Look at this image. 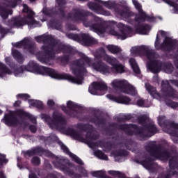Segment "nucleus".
I'll list each match as a JSON object with an SVG mask.
<instances>
[{
	"instance_id": "obj_11",
	"label": "nucleus",
	"mask_w": 178,
	"mask_h": 178,
	"mask_svg": "<svg viewBox=\"0 0 178 178\" xmlns=\"http://www.w3.org/2000/svg\"><path fill=\"white\" fill-rule=\"evenodd\" d=\"M111 86L114 88H119L122 92L129 94L130 95H136L137 90L134 86L130 85L126 80L115 79L111 82Z\"/></svg>"
},
{
	"instance_id": "obj_51",
	"label": "nucleus",
	"mask_w": 178,
	"mask_h": 178,
	"mask_svg": "<svg viewBox=\"0 0 178 178\" xmlns=\"http://www.w3.org/2000/svg\"><path fill=\"white\" fill-rule=\"evenodd\" d=\"M17 97L19 98H25V99H28V98H30V95L27 94H19L17 95Z\"/></svg>"
},
{
	"instance_id": "obj_8",
	"label": "nucleus",
	"mask_w": 178,
	"mask_h": 178,
	"mask_svg": "<svg viewBox=\"0 0 178 178\" xmlns=\"http://www.w3.org/2000/svg\"><path fill=\"white\" fill-rule=\"evenodd\" d=\"M22 116H26L29 118L30 120L34 124L37 123V120L34 116L23 111L22 110H19L17 113H10L8 115H6L4 119L3 120V123L7 124V126H16V124H22L23 127H26L27 126V122L26 121H20V118Z\"/></svg>"
},
{
	"instance_id": "obj_14",
	"label": "nucleus",
	"mask_w": 178,
	"mask_h": 178,
	"mask_svg": "<svg viewBox=\"0 0 178 178\" xmlns=\"http://www.w3.org/2000/svg\"><path fill=\"white\" fill-rule=\"evenodd\" d=\"M159 34H161V37H165L166 35V32L160 31L157 34L155 47L156 49H165V51H170V49H173V47L176 45V40H172V38L166 37L163 41V43L161 46H159Z\"/></svg>"
},
{
	"instance_id": "obj_9",
	"label": "nucleus",
	"mask_w": 178,
	"mask_h": 178,
	"mask_svg": "<svg viewBox=\"0 0 178 178\" xmlns=\"http://www.w3.org/2000/svg\"><path fill=\"white\" fill-rule=\"evenodd\" d=\"M36 73H38V74H42V76L47 75L57 80H68L75 84H83V81L75 80L74 77L68 74H58L54 70L46 67H39Z\"/></svg>"
},
{
	"instance_id": "obj_64",
	"label": "nucleus",
	"mask_w": 178,
	"mask_h": 178,
	"mask_svg": "<svg viewBox=\"0 0 178 178\" xmlns=\"http://www.w3.org/2000/svg\"><path fill=\"white\" fill-rule=\"evenodd\" d=\"M175 65L177 69L178 70V60L175 63Z\"/></svg>"
},
{
	"instance_id": "obj_62",
	"label": "nucleus",
	"mask_w": 178,
	"mask_h": 178,
	"mask_svg": "<svg viewBox=\"0 0 178 178\" xmlns=\"http://www.w3.org/2000/svg\"><path fill=\"white\" fill-rule=\"evenodd\" d=\"M0 178H6V177L3 175V172H0Z\"/></svg>"
},
{
	"instance_id": "obj_33",
	"label": "nucleus",
	"mask_w": 178,
	"mask_h": 178,
	"mask_svg": "<svg viewBox=\"0 0 178 178\" xmlns=\"http://www.w3.org/2000/svg\"><path fill=\"white\" fill-rule=\"evenodd\" d=\"M149 30H151V26H148V25H145V26H142L140 28H138L136 31L137 33H138L139 34H148V31H149Z\"/></svg>"
},
{
	"instance_id": "obj_43",
	"label": "nucleus",
	"mask_w": 178,
	"mask_h": 178,
	"mask_svg": "<svg viewBox=\"0 0 178 178\" xmlns=\"http://www.w3.org/2000/svg\"><path fill=\"white\" fill-rule=\"evenodd\" d=\"M41 149L38 150L37 149H32V150H29L26 152H25V156H33L34 154H38Z\"/></svg>"
},
{
	"instance_id": "obj_37",
	"label": "nucleus",
	"mask_w": 178,
	"mask_h": 178,
	"mask_svg": "<svg viewBox=\"0 0 178 178\" xmlns=\"http://www.w3.org/2000/svg\"><path fill=\"white\" fill-rule=\"evenodd\" d=\"M12 55L18 62H22V60H23V56H22L19 51L13 50Z\"/></svg>"
},
{
	"instance_id": "obj_56",
	"label": "nucleus",
	"mask_w": 178,
	"mask_h": 178,
	"mask_svg": "<svg viewBox=\"0 0 178 178\" xmlns=\"http://www.w3.org/2000/svg\"><path fill=\"white\" fill-rule=\"evenodd\" d=\"M153 81H154V83H159V78L158 77V75L153 77Z\"/></svg>"
},
{
	"instance_id": "obj_3",
	"label": "nucleus",
	"mask_w": 178,
	"mask_h": 178,
	"mask_svg": "<svg viewBox=\"0 0 178 178\" xmlns=\"http://www.w3.org/2000/svg\"><path fill=\"white\" fill-rule=\"evenodd\" d=\"M37 42H44V45L42 47V51L36 54L37 58L42 63H48L56 52L63 49L64 52H72V47L62 44H58L55 39L51 35H42L36 38Z\"/></svg>"
},
{
	"instance_id": "obj_15",
	"label": "nucleus",
	"mask_w": 178,
	"mask_h": 178,
	"mask_svg": "<svg viewBox=\"0 0 178 178\" xmlns=\"http://www.w3.org/2000/svg\"><path fill=\"white\" fill-rule=\"evenodd\" d=\"M66 36L68 38H70V40H74V41H77V40H81L82 45H85L86 47H90V45H92V44H97V40L87 34L83 33L79 36L76 34L66 33Z\"/></svg>"
},
{
	"instance_id": "obj_19",
	"label": "nucleus",
	"mask_w": 178,
	"mask_h": 178,
	"mask_svg": "<svg viewBox=\"0 0 178 178\" xmlns=\"http://www.w3.org/2000/svg\"><path fill=\"white\" fill-rule=\"evenodd\" d=\"M13 45L16 48H22V47H24L25 49H28L31 54H35V46L31 42L30 38H24L20 42L13 44Z\"/></svg>"
},
{
	"instance_id": "obj_52",
	"label": "nucleus",
	"mask_w": 178,
	"mask_h": 178,
	"mask_svg": "<svg viewBox=\"0 0 178 178\" xmlns=\"http://www.w3.org/2000/svg\"><path fill=\"white\" fill-rule=\"evenodd\" d=\"M47 105H48V106H49V108H52V106H54V105H55V102H54V100H52V99H49L47 101Z\"/></svg>"
},
{
	"instance_id": "obj_45",
	"label": "nucleus",
	"mask_w": 178,
	"mask_h": 178,
	"mask_svg": "<svg viewBox=\"0 0 178 178\" xmlns=\"http://www.w3.org/2000/svg\"><path fill=\"white\" fill-rule=\"evenodd\" d=\"M158 122L160 126H163L164 124H166V118L163 115L159 116L158 118Z\"/></svg>"
},
{
	"instance_id": "obj_46",
	"label": "nucleus",
	"mask_w": 178,
	"mask_h": 178,
	"mask_svg": "<svg viewBox=\"0 0 178 178\" xmlns=\"http://www.w3.org/2000/svg\"><path fill=\"white\" fill-rule=\"evenodd\" d=\"M67 106L69 109H71V110L76 109V108H77V106L71 101L67 102Z\"/></svg>"
},
{
	"instance_id": "obj_20",
	"label": "nucleus",
	"mask_w": 178,
	"mask_h": 178,
	"mask_svg": "<svg viewBox=\"0 0 178 178\" xmlns=\"http://www.w3.org/2000/svg\"><path fill=\"white\" fill-rule=\"evenodd\" d=\"M132 2L136 9L138 10L139 15V17H136L135 18L136 22H144L145 19H147L149 22L152 21V18L147 16V14L144 13L142 8L143 6H141V4H140V3H138L137 0H132Z\"/></svg>"
},
{
	"instance_id": "obj_7",
	"label": "nucleus",
	"mask_w": 178,
	"mask_h": 178,
	"mask_svg": "<svg viewBox=\"0 0 178 178\" xmlns=\"http://www.w3.org/2000/svg\"><path fill=\"white\" fill-rule=\"evenodd\" d=\"M23 12L27 13V17L26 18H14L8 21V26L10 27H22L27 24L29 27H39L40 22L34 19V12L29 8V6L26 4H24Z\"/></svg>"
},
{
	"instance_id": "obj_36",
	"label": "nucleus",
	"mask_w": 178,
	"mask_h": 178,
	"mask_svg": "<svg viewBox=\"0 0 178 178\" xmlns=\"http://www.w3.org/2000/svg\"><path fill=\"white\" fill-rule=\"evenodd\" d=\"M94 155L99 158V159H104V161H108V156L102 153V152H101L100 150H97L94 152Z\"/></svg>"
},
{
	"instance_id": "obj_17",
	"label": "nucleus",
	"mask_w": 178,
	"mask_h": 178,
	"mask_svg": "<svg viewBox=\"0 0 178 178\" xmlns=\"http://www.w3.org/2000/svg\"><path fill=\"white\" fill-rule=\"evenodd\" d=\"M54 165L58 169L63 170L65 173H67L72 178H80L81 175L79 174H74L66 168L67 166H69V160L61 158H57Z\"/></svg>"
},
{
	"instance_id": "obj_23",
	"label": "nucleus",
	"mask_w": 178,
	"mask_h": 178,
	"mask_svg": "<svg viewBox=\"0 0 178 178\" xmlns=\"http://www.w3.org/2000/svg\"><path fill=\"white\" fill-rule=\"evenodd\" d=\"M107 98L111 101H114V102H117V104H130V102L131 101L130 98L123 95L115 97L112 95H108Z\"/></svg>"
},
{
	"instance_id": "obj_41",
	"label": "nucleus",
	"mask_w": 178,
	"mask_h": 178,
	"mask_svg": "<svg viewBox=\"0 0 178 178\" xmlns=\"http://www.w3.org/2000/svg\"><path fill=\"white\" fill-rule=\"evenodd\" d=\"M5 1L7 6H9L10 8H15V6H16V3H17V2H20V0H14V1L10 0H5Z\"/></svg>"
},
{
	"instance_id": "obj_30",
	"label": "nucleus",
	"mask_w": 178,
	"mask_h": 178,
	"mask_svg": "<svg viewBox=\"0 0 178 178\" xmlns=\"http://www.w3.org/2000/svg\"><path fill=\"white\" fill-rule=\"evenodd\" d=\"M106 48L109 52H111V54H120V52H122V49L120 47L113 44L107 45Z\"/></svg>"
},
{
	"instance_id": "obj_13",
	"label": "nucleus",
	"mask_w": 178,
	"mask_h": 178,
	"mask_svg": "<svg viewBox=\"0 0 178 178\" xmlns=\"http://www.w3.org/2000/svg\"><path fill=\"white\" fill-rule=\"evenodd\" d=\"M131 54L134 56H137V55H140V54H146V56L147 59L149 60L148 65L150 63V62L154 58V56L156 53L149 47L148 46H135L131 49Z\"/></svg>"
},
{
	"instance_id": "obj_6",
	"label": "nucleus",
	"mask_w": 178,
	"mask_h": 178,
	"mask_svg": "<svg viewBox=\"0 0 178 178\" xmlns=\"http://www.w3.org/2000/svg\"><path fill=\"white\" fill-rule=\"evenodd\" d=\"M139 123L143 125V129H138L136 125L128 124H122L120 127V129L124 130L128 134H132L130 130L131 131H136L138 134H140V137H144V136L151 137L155 133H158V129H156L154 122L148 119V117L145 115L140 117L139 118Z\"/></svg>"
},
{
	"instance_id": "obj_42",
	"label": "nucleus",
	"mask_w": 178,
	"mask_h": 178,
	"mask_svg": "<svg viewBox=\"0 0 178 178\" xmlns=\"http://www.w3.org/2000/svg\"><path fill=\"white\" fill-rule=\"evenodd\" d=\"M108 175H111V176H114V177H122L123 174L119 171H113V170H109Z\"/></svg>"
},
{
	"instance_id": "obj_48",
	"label": "nucleus",
	"mask_w": 178,
	"mask_h": 178,
	"mask_svg": "<svg viewBox=\"0 0 178 178\" xmlns=\"http://www.w3.org/2000/svg\"><path fill=\"white\" fill-rule=\"evenodd\" d=\"M76 170L79 172L81 173L83 176H87L88 173L87 172V170L84 169L83 167H79Z\"/></svg>"
},
{
	"instance_id": "obj_5",
	"label": "nucleus",
	"mask_w": 178,
	"mask_h": 178,
	"mask_svg": "<svg viewBox=\"0 0 178 178\" xmlns=\"http://www.w3.org/2000/svg\"><path fill=\"white\" fill-rule=\"evenodd\" d=\"M146 151L148 152V155L145 156V159L141 161V165L145 168L147 170L150 172H154L155 168H156V164L152 163L149 156H153V158H156L157 159H161V161H166L169 158L170 154L165 151H163L161 148V145H156V142L149 143L146 147Z\"/></svg>"
},
{
	"instance_id": "obj_49",
	"label": "nucleus",
	"mask_w": 178,
	"mask_h": 178,
	"mask_svg": "<svg viewBox=\"0 0 178 178\" xmlns=\"http://www.w3.org/2000/svg\"><path fill=\"white\" fill-rule=\"evenodd\" d=\"M0 163H8V159L5 158L3 154H0Z\"/></svg>"
},
{
	"instance_id": "obj_58",
	"label": "nucleus",
	"mask_w": 178,
	"mask_h": 178,
	"mask_svg": "<svg viewBox=\"0 0 178 178\" xmlns=\"http://www.w3.org/2000/svg\"><path fill=\"white\" fill-rule=\"evenodd\" d=\"M68 29H69V30H76V26H74V25H70L69 26H68Z\"/></svg>"
},
{
	"instance_id": "obj_26",
	"label": "nucleus",
	"mask_w": 178,
	"mask_h": 178,
	"mask_svg": "<svg viewBox=\"0 0 178 178\" xmlns=\"http://www.w3.org/2000/svg\"><path fill=\"white\" fill-rule=\"evenodd\" d=\"M170 176H173L174 175H177L178 173V161L176 158H172L170 160Z\"/></svg>"
},
{
	"instance_id": "obj_59",
	"label": "nucleus",
	"mask_w": 178,
	"mask_h": 178,
	"mask_svg": "<svg viewBox=\"0 0 178 178\" xmlns=\"http://www.w3.org/2000/svg\"><path fill=\"white\" fill-rule=\"evenodd\" d=\"M20 104H21L20 101H17L15 102L14 105L15 106H20Z\"/></svg>"
},
{
	"instance_id": "obj_28",
	"label": "nucleus",
	"mask_w": 178,
	"mask_h": 178,
	"mask_svg": "<svg viewBox=\"0 0 178 178\" xmlns=\"http://www.w3.org/2000/svg\"><path fill=\"white\" fill-rule=\"evenodd\" d=\"M96 2H98V3H101L103 6H105V8H107V9H113L115 8V5L116 3L114 1H104L102 0H95Z\"/></svg>"
},
{
	"instance_id": "obj_40",
	"label": "nucleus",
	"mask_w": 178,
	"mask_h": 178,
	"mask_svg": "<svg viewBox=\"0 0 178 178\" xmlns=\"http://www.w3.org/2000/svg\"><path fill=\"white\" fill-rule=\"evenodd\" d=\"M120 15L122 17H124L125 19H129L133 16H134V13H131V11L127 10L126 11H122L121 13H120Z\"/></svg>"
},
{
	"instance_id": "obj_4",
	"label": "nucleus",
	"mask_w": 178,
	"mask_h": 178,
	"mask_svg": "<svg viewBox=\"0 0 178 178\" xmlns=\"http://www.w3.org/2000/svg\"><path fill=\"white\" fill-rule=\"evenodd\" d=\"M87 66H91L92 69L97 72L102 73V74H109V73H111V68H109V66L105 64V63L99 60L97 63H92L90 58L82 54L81 59L74 61L72 64V71L73 74L75 76H79L80 77V79L76 78L75 80H78V81H81L83 83V78L81 76H83L84 73H87V70H86Z\"/></svg>"
},
{
	"instance_id": "obj_57",
	"label": "nucleus",
	"mask_w": 178,
	"mask_h": 178,
	"mask_svg": "<svg viewBox=\"0 0 178 178\" xmlns=\"http://www.w3.org/2000/svg\"><path fill=\"white\" fill-rule=\"evenodd\" d=\"M170 83L171 84H174L175 86H177V87L178 88V81H170Z\"/></svg>"
},
{
	"instance_id": "obj_60",
	"label": "nucleus",
	"mask_w": 178,
	"mask_h": 178,
	"mask_svg": "<svg viewBox=\"0 0 178 178\" xmlns=\"http://www.w3.org/2000/svg\"><path fill=\"white\" fill-rule=\"evenodd\" d=\"M29 178H37V176H35L34 174H31L29 175Z\"/></svg>"
},
{
	"instance_id": "obj_1",
	"label": "nucleus",
	"mask_w": 178,
	"mask_h": 178,
	"mask_svg": "<svg viewBox=\"0 0 178 178\" xmlns=\"http://www.w3.org/2000/svg\"><path fill=\"white\" fill-rule=\"evenodd\" d=\"M88 15V13L77 10L73 13L69 14L68 19H71L72 22H75L76 23L82 22L86 27H90L92 31L97 33L99 35L107 31V33H109L111 35H115V37L120 40H126L127 37H131L133 29L122 23H119L117 25V27H118L120 30L118 33L113 29L116 24L115 22H111L107 24V27H105L106 26L105 22L97 16H92V20L88 22V20H87V16Z\"/></svg>"
},
{
	"instance_id": "obj_38",
	"label": "nucleus",
	"mask_w": 178,
	"mask_h": 178,
	"mask_svg": "<svg viewBox=\"0 0 178 178\" xmlns=\"http://www.w3.org/2000/svg\"><path fill=\"white\" fill-rule=\"evenodd\" d=\"M57 3L58 4L59 6V13L60 15H61L62 16H64L63 15V8L65 6V4L66 3V2L65 1V0H56Z\"/></svg>"
},
{
	"instance_id": "obj_16",
	"label": "nucleus",
	"mask_w": 178,
	"mask_h": 178,
	"mask_svg": "<svg viewBox=\"0 0 178 178\" xmlns=\"http://www.w3.org/2000/svg\"><path fill=\"white\" fill-rule=\"evenodd\" d=\"M104 60L111 65L113 73H124V66L119 63V61L114 57L105 54L103 56Z\"/></svg>"
},
{
	"instance_id": "obj_63",
	"label": "nucleus",
	"mask_w": 178,
	"mask_h": 178,
	"mask_svg": "<svg viewBox=\"0 0 178 178\" xmlns=\"http://www.w3.org/2000/svg\"><path fill=\"white\" fill-rule=\"evenodd\" d=\"M6 62L8 63V62H10V58L9 57L6 58Z\"/></svg>"
},
{
	"instance_id": "obj_24",
	"label": "nucleus",
	"mask_w": 178,
	"mask_h": 178,
	"mask_svg": "<svg viewBox=\"0 0 178 178\" xmlns=\"http://www.w3.org/2000/svg\"><path fill=\"white\" fill-rule=\"evenodd\" d=\"M60 146L61 149H63V151H64L65 154H68L70 158H72V159L74 160L76 163H78V165H84V163L83 162V161H81V159H80V158L77 157V156L74 155L73 153L69 152V149L67 148V147H66V145L60 143Z\"/></svg>"
},
{
	"instance_id": "obj_50",
	"label": "nucleus",
	"mask_w": 178,
	"mask_h": 178,
	"mask_svg": "<svg viewBox=\"0 0 178 178\" xmlns=\"http://www.w3.org/2000/svg\"><path fill=\"white\" fill-rule=\"evenodd\" d=\"M42 12V13H44V15H48L49 16H51V10H49L47 8H43Z\"/></svg>"
},
{
	"instance_id": "obj_10",
	"label": "nucleus",
	"mask_w": 178,
	"mask_h": 178,
	"mask_svg": "<svg viewBox=\"0 0 178 178\" xmlns=\"http://www.w3.org/2000/svg\"><path fill=\"white\" fill-rule=\"evenodd\" d=\"M158 59H159V55L156 54L151 62L149 63L148 67L152 73H159L162 70H164L165 73L168 74L173 72V66L172 65V63H167L162 64Z\"/></svg>"
},
{
	"instance_id": "obj_53",
	"label": "nucleus",
	"mask_w": 178,
	"mask_h": 178,
	"mask_svg": "<svg viewBox=\"0 0 178 178\" xmlns=\"http://www.w3.org/2000/svg\"><path fill=\"white\" fill-rule=\"evenodd\" d=\"M30 130L32 133H35V131H37V127H35V125H31Z\"/></svg>"
},
{
	"instance_id": "obj_35",
	"label": "nucleus",
	"mask_w": 178,
	"mask_h": 178,
	"mask_svg": "<svg viewBox=\"0 0 178 178\" xmlns=\"http://www.w3.org/2000/svg\"><path fill=\"white\" fill-rule=\"evenodd\" d=\"M90 175H92L93 177L104 178L105 177V171L104 170L92 171L90 172Z\"/></svg>"
},
{
	"instance_id": "obj_61",
	"label": "nucleus",
	"mask_w": 178,
	"mask_h": 178,
	"mask_svg": "<svg viewBox=\"0 0 178 178\" xmlns=\"http://www.w3.org/2000/svg\"><path fill=\"white\" fill-rule=\"evenodd\" d=\"M48 178H56V176L55 175H50L48 176Z\"/></svg>"
},
{
	"instance_id": "obj_47",
	"label": "nucleus",
	"mask_w": 178,
	"mask_h": 178,
	"mask_svg": "<svg viewBox=\"0 0 178 178\" xmlns=\"http://www.w3.org/2000/svg\"><path fill=\"white\" fill-rule=\"evenodd\" d=\"M31 162L32 163H33V165H40V163H41V159H40V158L37 156H35V157H33Z\"/></svg>"
},
{
	"instance_id": "obj_39",
	"label": "nucleus",
	"mask_w": 178,
	"mask_h": 178,
	"mask_svg": "<svg viewBox=\"0 0 178 178\" xmlns=\"http://www.w3.org/2000/svg\"><path fill=\"white\" fill-rule=\"evenodd\" d=\"M165 2L170 6H172L173 13H178V5L177 3L172 2L170 0H165Z\"/></svg>"
},
{
	"instance_id": "obj_34",
	"label": "nucleus",
	"mask_w": 178,
	"mask_h": 178,
	"mask_svg": "<svg viewBox=\"0 0 178 178\" xmlns=\"http://www.w3.org/2000/svg\"><path fill=\"white\" fill-rule=\"evenodd\" d=\"M0 70L1 71V74H0V77H3V74H12V72L9 70L5 65L0 63Z\"/></svg>"
},
{
	"instance_id": "obj_27",
	"label": "nucleus",
	"mask_w": 178,
	"mask_h": 178,
	"mask_svg": "<svg viewBox=\"0 0 178 178\" xmlns=\"http://www.w3.org/2000/svg\"><path fill=\"white\" fill-rule=\"evenodd\" d=\"M145 88L150 95H152V97H154L156 99H161V98H162L161 95L156 92V89L152 87L149 83H145Z\"/></svg>"
},
{
	"instance_id": "obj_44",
	"label": "nucleus",
	"mask_w": 178,
	"mask_h": 178,
	"mask_svg": "<svg viewBox=\"0 0 178 178\" xmlns=\"http://www.w3.org/2000/svg\"><path fill=\"white\" fill-rule=\"evenodd\" d=\"M124 155H126V152L123 150H121L120 152H117L114 153V158L115 161H119L118 158H119V156H124Z\"/></svg>"
},
{
	"instance_id": "obj_31",
	"label": "nucleus",
	"mask_w": 178,
	"mask_h": 178,
	"mask_svg": "<svg viewBox=\"0 0 178 178\" xmlns=\"http://www.w3.org/2000/svg\"><path fill=\"white\" fill-rule=\"evenodd\" d=\"M30 107L35 106V108H38V109H42L44 108V104L42 102L39 100H30L29 101Z\"/></svg>"
},
{
	"instance_id": "obj_25",
	"label": "nucleus",
	"mask_w": 178,
	"mask_h": 178,
	"mask_svg": "<svg viewBox=\"0 0 178 178\" xmlns=\"http://www.w3.org/2000/svg\"><path fill=\"white\" fill-rule=\"evenodd\" d=\"M168 130L167 131L168 133H170V134L172 136V140L174 143H177L178 140V124L172 123L170 125V127L169 126L166 127Z\"/></svg>"
},
{
	"instance_id": "obj_55",
	"label": "nucleus",
	"mask_w": 178,
	"mask_h": 178,
	"mask_svg": "<svg viewBox=\"0 0 178 178\" xmlns=\"http://www.w3.org/2000/svg\"><path fill=\"white\" fill-rule=\"evenodd\" d=\"M137 105H138V106H144V100H143V99H139V100H138V102H137Z\"/></svg>"
},
{
	"instance_id": "obj_32",
	"label": "nucleus",
	"mask_w": 178,
	"mask_h": 178,
	"mask_svg": "<svg viewBox=\"0 0 178 178\" xmlns=\"http://www.w3.org/2000/svg\"><path fill=\"white\" fill-rule=\"evenodd\" d=\"M129 63L134 72V73H136V74H139L140 73V67H138V65H137V62H136V60L134 58H131L129 60Z\"/></svg>"
},
{
	"instance_id": "obj_21",
	"label": "nucleus",
	"mask_w": 178,
	"mask_h": 178,
	"mask_svg": "<svg viewBox=\"0 0 178 178\" xmlns=\"http://www.w3.org/2000/svg\"><path fill=\"white\" fill-rule=\"evenodd\" d=\"M108 86L105 82H95L89 86V92L92 95H96L97 91H105Z\"/></svg>"
},
{
	"instance_id": "obj_12",
	"label": "nucleus",
	"mask_w": 178,
	"mask_h": 178,
	"mask_svg": "<svg viewBox=\"0 0 178 178\" xmlns=\"http://www.w3.org/2000/svg\"><path fill=\"white\" fill-rule=\"evenodd\" d=\"M170 83L168 81H162L161 87L163 91L165 92L163 98H165V104L168 106H171V108H178V103H175L172 101L168 102V98H176L177 97V93L172 88V87H170Z\"/></svg>"
},
{
	"instance_id": "obj_18",
	"label": "nucleus",
	"mask_w": 178,
	"mask_h": 178,
	"mask_svg": "<svg viewBox=\"0 0 178 178\" xmlns=\"http://www.w3.org/2000/svg\"><path fill=\"white\" fill-rule=\"evenodd\" d=\"M38 65L34 63L33 61H31L27 67L22 66L17 68L14 71V74L15 76H20L23 72H31V73H37L38 70Z\"/></svg>"
},
{
	"instance_id": "obj_29",
	"label": "nucleus",
	"mask_w": 178,
	"mask_h": 178,
	"mask_svg": "<svg viewBox=\"0 0 178 178\" xmlns=\"http://www.w3.org/2000/svg\"><path fill=\"white\" fill-rule=\"evenodd\" d=\"M8 15H12V10H7L5 7L0 6V16L2 19H8Z\"/></svg>"
},
{
	"instance_id": "obj_22",
	"label": "nucleus",
	"mask_w": 178,
	"mask_h": 178,
	"mask_svg": "<svg viewBox=\"0 0 178 178\" xmlns=\"http://www.w3.org/2000/svg\"><path fill=\"white\" fill-rule=\"evenodd\" d=\"M89 9L93 10L95 13H97L99 15H104V16H109L111 13L105 10L102 6L99 4L95 3H89L88 4Z\"/></svg>"
},
{
	"instance_id": "obj_54",
	"label": "nucleus",
	"mask_w": 178,
	"mask_h": 178,
	"mask_svg": "<svg viewBox=\"0 0 178 178\" xmlns=\"http://www.w3.org/2000/svg\"><path fill=\"white\" fill-rule=\"evenodd\" d=\"M0 33L1 34H6L8 33V29H5L0 26Z\"/></svg>"
},
{
	"instance_id": "obj_2",
	"label": "nucleus",
	"mask_w": 178,
	"mask_h": 178,
	"mask_svg": "<svg viewBox=\"0 0 178 178\" xmlns=\"http://www.w3.org/2000/svg\"><path fill=\"white\" fill-rule=\"evenodd\" d=\"M53 122L49 124L51 129H58L63 131L65 134L72 136L75 140L85 143L90 148L94 149L97 147H104L108 148V143L105 144L102 141L94 142L95 140H97L99 137L98 134L94 131L92 126L79 124L78 126L81 130L80 132L72 129H66V120L65 118H63L62 114L60 113H54L53 115Z\"/></svg>"
}]
</instances>
